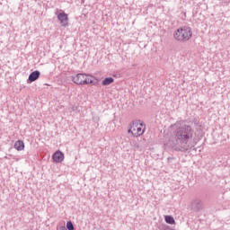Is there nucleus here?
Listing matches in <instances>:
<instances>
[{"mask_svg": "<svg viewBox=\"0 0 230 230\" xmlns=\"http://www.w3.org/2000/svg\"><path fill=\"white\" fill-rule=\"evenodd\" d=\"M133 132H136V130H137V128L134 126V122H132V124L130 125Z\"/></svg>", "mask_w": 230, "mask_h": 230, "instance_id": "nucleus-13", "label": "nucleus"}, {"mask_svg": "<svg viewBox=\"0 0 230 230\" xmlns=\"http://www.w3.org/2000/svg\"><path fill=\"white\" fill-rule=\"evenodd\" d=\"M191 207L194 211H200L204 208V203L200 199H195L192 201Z\"/></svg>", "mask_w": 230, "mask_h": 230, "instance_id": "nucleus-7", "label": "nucleus"}, {"mask_svg": "<svg viewBox=\"0 0 230 230\" xmlns=\"http://www.w3.org/2000/svg\"><path fill=\"white\" fill-rule=\"evenodd\" d=\"M193 37V31L190 26H182L173 32V38L178 42H188Z\"/></svg>", "mask_w": 230, "mask_h": 230, "instance_id": "nucleus-2", "label": "nucleus"}, {"mask_svg": "<svg viewBox=\"0 0 230 230\" xmlns=\"http://www.w3.org/2000/svg\"><path fill=\"white\" fill-rule=\"evenodd\" d=\"M134 127H137V132L132 133L133 137H139V136H143L145 134V123L141 120H135L133 121Z\"/></svg>", "mask_w": 230, "mask_h": 230, "instance_id": "nucleus-4", "label": "nucleus"}, {"mask_svg": "<svg viewBox=\"0 0 230 230\" xmlns=\"http://www.w3.org/2000/svg\"><path fill=\"white\" fill-rule=\"evenodd\" d=\"M164 220L166 224H171V226H173V224H175V219L172 216H165Z\"/></svg>", "mask_w": 230, "mask_h": 230, "instance_id": "nucleus-11", "label": "nucleus"}, {"mask_svg": "<svg viewBox=\"0 0 230 230\" xmlns=\"http://www.w3.org/2000/svg\"><path fill=\"white\" fill-rule=\"evenodd\" d=\"M171 128H174L172 132L174 139L168 140L165 144L166 146H170L175 152H188L197 145V142H195L197 133L193 127L176 122L171 125Z\"/></svg>", "mask_w": 230, "mask_h": 230, "instance_id": "nucleus-1", "label": "nucleus"}, {"mask_svg": "<svg viewBox=\"0 0 230 230\" xmlns=\"http://www.w3.org/2000/svg\"><path fill=\"white\" fill-rule=\"evenodd\" d=\"M52 159L55 163H62L64 161V153L62 151H57L53 154Z\"/></svg>", "mask_w": 230, "mask_h": 230, "instance_id": "nucleus-8", "label": "nucleus"}, {"mask_svg": "<svg viewBox=\"0 0 230 230\" xmlns=\"http://www.w3.org/2000/svg\"><path fill=\"white\" fill-rule=\"evenodd\" d=\"M102 85H111V84H114V78L112 77H106L102 80Z\"/></svg>", "mask_w": 230, "mask_h": 230, "instance_id": "nucleus-10", "label": "nucleus"}, {"mask_svg": "<svg viewBox=\"0 0 230 230\" xmlns=\"http://www.w3.org/2000/svg\"><path fill=\"white\" fill-rule=\"evenodd\" d=\"M93 76L86 74H77L75 76H72V81L76 85H89L93 84Z\"/></svg>", "mask_w": 230, "mask_h": 230, "instance_id": "nucleus-3", "label": "nucleus"}, {"mask_svg": "<svg viewBox=\"0 0 230 230\" xmlns=\"http://www.w3.org/2000/svg\"><path fill=\"white\" fill-rule=\"evenodd\" d=\"M59 230H67V228H66L65 226H59Z\"/></svg>", "mask_w": 230, "mask_h": 230, "instance_id": "nucleus-15", "label": "nucleus"}, {"mask_svg": "<svg viewBox=\"0 0 230 230\" xmlns=\"http://www.w3.org/2000/svg\"><path fill=\"white\" fill-rule=\"evenodd\" d=\"M66 230H75V225H73L72 221H67L66 222Z\"/></svg>", "mask_w": 230, "mask_h": 230, "instance_id": "nucleus-12", "label": "nucleus"}, {"mask_svg": "<svg viewBox=\"0 0 230 230\" xmlns=\"http://www.w3.org/2000/svg\"><path fill=\"white\" fill-rule=\"evenodd\" d=\"M58 19L64 28L69 26V17L67 16V13L66 12H62L58 14Z\"/></svg>", "mask_w": 230, "mask_h": 230, "instance_id": "nucleus-5", "label": "nucleus"}, {"mask_svg": "<svg viewBox=\"0 0 230 230\" xmlns=\"http://www.w3.org/2000/svg\"><path fill=\"white\" fill-rule=\"evenodd\" d=\"M39 78H40V71L35 70L29 75L27 84H33V82H37Z\"/></svg>", "mask_w": 230, "mask_h": 230, "instance_id": "nucleus-6", "label": "nucleus"}, {"mask_svg": "<svg viewBox=\"0 0 230 230\" xmlns=\"http://www.w3.org/2000/svg\"><path fill=\"white\" fill-rule=\"evenodd\" d=\"M14 148L18 150V152L24 150V142L22 140H17L14 143Z\"/></svg>", "mask_w": 230, "mask_h": 230, "instance_id": "nucleus-9", "label": "nucleus"}, {"mask_svg": "<svg viewBox=\"0 0 230 230\" xmlns=\"http://www.w3.org/2000/svg\"><path fill=\"white\" fill-rule=\"evenodd\" d=\"M128 134H131V136H132V134H135L131 127H130L129 129L128 130Z\"/></svg>", "mask_w": 230, "mask_h": 230, "instance_id": "nucleus-14", "label": "nucleus"}]
</instances>
